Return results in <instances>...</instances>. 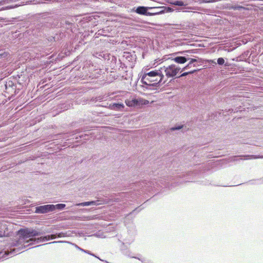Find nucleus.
<instances>
[{"label":"nucleus","instance_id":"1","mask_svg":"<svg viewBox=\"0 0 263 263\" xmlns=\"http://www.w3.org/2000/svg\"><path fill=\"white\" fill-rule=\"evenodd\" d=\"M46 232L44 231H39L33 229H21L18 231L19 238L17 240H12L8 245V248L5 252L7 256L15 255L20 253V251L25 249L29 245L44 242L50 240L54 239L55 237L54 235L50 234L46 236H41L37 238H32L26 240L27 238L42 236Z\"/></svg>","mask_w":263,"mask_h":263},{"label":"nucleus","instance_id":"2","mask_svg":"<svg viewBox=\"0 0 263 263\" xmlns=\"http://www.w3.org/2000/svg\"><path fill=\"white\" fill-rule=\"evenodd\" d=\"M164 78L161 69L155 70L145 73L142 77L141 82L142 87L147 89H153V87H158L162 83Z\"/></svg>","mask_w":263,"mask_h":263},{"label":"nucleus","instance_id":"3","mask_svg":"<svg viewBox=\"0 0 263 263\" xmlns=\"http://www.w3.org/2000/svg\"><path fill=\"white\" fill-rule=\"evenodd\" d=\"M161 71H164L167 78L175 77L180 70V68L175 64H171L168 66H163L161 68Z\"/></svg>","mask_w":263,"mask_h":263},{"label":"nucleus","instance_id":"4","mask_svg":"<svg viewBox=\"0 0 263 263\" xmlns=\"http://www.w3.org/2000/svg\"><path fill=\"white\" fill-rule=\"evenodd\" d=\"M60 27L62 30L73 32L76 30V25L72 19L62 20L60 22Z\"/></svg>","mask_w":263,"mask_h":263},{"label":"nucleus","instance_id":"5","mask_svg":"<svg viewBox=\"0 0 263 263\" xmlns=\"http://www.w3.org/2000/svg\"><path fill=\"white\" fill-rule=\"evenodd\" d=\"M148 103V101L141 98H132L125 101L126 105L129 107H135L143 104L146 105Z\"/></svg>","mask_w":263,"mask_h":263},{"label":"nucleus","instance_id":"6","mask_svg":"<svg viewBox=\"0 0 263 263\" xmlns=\"http://www.w3.org/2000/svg\"><path fill=\"white\" fill-rule=\"evenodd\" d=\"M41 24V25H39V27L36 28V30H34L35 32L33 33V35H35L36 36H41L42 33L45 34L46 32L48 30V28L51 26L50 23H49L48 22H45L44 23Z\"/></svg>","mask_w":263,"mask_h":263},{"label":"nucleus","instance_id":"7","mask_svg":"<svg viewBox=\"0 0 263 263\" xmlns=\"http://www.w3.org/2000/svg\"><path fill=\"white\" fill-rule=\"evenodd\" d=\"M6 92L11 95H15L17 93L16 84L12 80H8L6 82L5 84Z\"/></svg>","mask_w":263,"mask_h":263},{"label":"nucleus","instance_id":"8","mask_svg":"<svg viewBox=\"0 0 263 263\" xmlns=\"http://www.w3.org/2000/svg\"><path fill=\"white\" fill-rule=\"evenodd\" d=\"M148 9V7L140 6L138 7H134L131 10V12H136L141 15L149 16V13Z\"/></svg>","mask_w":263,"mask_h":263},{"label":"nucleus","instance_id":"9","mask_svg":"<svg viewBox=\"0 0 263 263\" xmlns=\"http://www.w3.org/2000/svg\"><path fill=\"white\" fill-rule=\"evenodd\" d=\"M123 57L129 63L128 66L132 68H133L136 60V54H132L129 52H124Z\"/></svg>","mask_w":263,"mask_h":263},{"label":"nucleus","instance_id":"10","mask_svg":"<svg viewBox=\"0 0 263 263\" xmlns=\"http://www.w3.org/2000/svg\"><path fill=\"white\" fill-rule=\"evenodd\" d=\"M51 204H46L40 205L35 208V213L37 214H45L48 212H53Z\"/></svg>","mask_w":263,"mask_h":263},{"label":"nucleus","instance_id":"11","mask_svg":"<svg viewBox=\"0 0 263 263\" xmlns=\"http://www.w3.org/2000/svg\"><path fill=\"white\" fill-rule=\"evenodd\" d=\"M120 250L123 254L130 258H134L139 259L144 263H147L146 262V259L144 258H141L136 256H133L131 255V252L128 249L126 246L124 245V243H122V246L120 247Z\"/></svg>","mask_w":263,"mask_h":263},{"label":"nucleus","instance_id":"12","mask_svg":"<svg viewBox=\"0 0 263 263\" xmlns=\"http://www.w3.org/2000/svg\"><path fill=\"white\" fill-rule=\"evenodd\" d=\"M149 16H154L164 13L163 7H148Z\"/></svg>","mask_w":263,"mask_h":263},{"label":"nucleus","instance_id":"13","mask_svg":"<svg viewBox=\"0 0 263 263\" xmlns=\"http://www.w3.org/2000/svg\"><path fill=\"white\" fill-rule=\"evenodd\" d=\"M222 8L223 9H228L229 10L233 9L234 10H242L246 9V8L244 7H243L242 6L238 5H232V4H227V3L222 4Z\"/></svg>","mask_w":263,"mask_h":263},{"label":"nucleus","instance_id":"14","mask_svg":"<svg viewBox=\"0 0 263 263\" xmlns=\"http://www.w3.org/2000/svg\"><path fill=\"white\" fill-rule=\"evenodd\" d=\"M124 107V104L122 103H113L109 104L108 108L116 111H121Z\"/></svg>","mask_w":263,"mask_h":263},{"label":"nucleus","instance_id":"15","mask_svg":"<svg viewBox=\"0 0 263 263\" xmlns=\"http://www.w3.org/2000/svg\"><path fill=\"white\" fill-rule=\"evenodd\" d=\"M238 156H235L234 157V160H238ZM239 157H243V159L248 160V159H258V158H261L263 159V155H241Z\"/></svg>","mask_w":263,"mask_h":263},{"label":"nucleus","instance_id":"16","mask_svg":"<svg viewBox=\"0 0 263 263\" xmlns=\"http://www.w3.org/2000/svg\"><path fill=\"white\" fill-rule=\"evenodd\" d=\"M172 60L177 63L184 64L189 60V58H187L184 56H176L172 58Z\"/></svg>","mask_w":263,"mask_h":263},{"label":"nucleus","instance_id":"17","mask_svg":"<svg viewBox=\"0 0 263 263\" xmlns=\"http://www.w3.org/2000/svg\"><path fill=\"white\" fill-rule=\"evenodd\" d=\"M93 57L101 59H104L105 60L107 59V58L109 57L107 53H105L103 52H95L93 54Z\"/></svg>","mask_w":263,"mask_h":263},{"label":"nucleus","instance_id":"18","mask_svg":"<svg viewBox=\"0 0 263 263\" xmlns=\"http://www.w3.org/2000/svg\"><path fill=\"white\" fill-rule=\"evenodd\" d=\"M64 35L63 33L60 32L56 34L54 36L49 37L48 40L50 41H53L54 42L58 41L61 40Z\"/></svg>","mask_w":263,"mask_h":263},{"label":"nucleus","instance_id":"19","mask_svg":"<svg viewBox=\"0 0 263 263\" xmlns=\"http://www.w3.org/2000/svg\"><path fill=\"white\" fill-rule=\"evenodd\" d=\"M10 57V54L8 51H6L5 50H0V59L2 60H6L8 59Z\"/></svg>","mask_w":263,"mask_h":263},{"label":"nucleus","instance_id":"20","mask_svg":"<svg viewBox=\"0 0 263 263\" xmlns=\"http://www.w3.org/2000/svg\"><path fill=\"white\" fill-rule=\"evenodd\" d=\"M52 206H54L52 208L53 211H55V210H62L64 209L66 207V204L64 203H58L57 204H51Z\"/></svg>","mask_w":263,"mask_h":263},{"label":"nucleus","instance_id":"21","mask_svg":"<svg viewBox=\"0 0 263 263\" xmlns=\"http://www.w3.org/2000/svg\"><path fill=\"white\" fill-rule=\"evenodd\" d=\"M159 80V77H153L151 78H145V81L147 82V84H152V83L157 82Z\"/></svg>","mask_w":263,"mask_h":263},{"label":"nucleus","instance_id":"22","mask_svg":"<svg viewBox=\"0 0 263 263\" xmlns=\"http://www.w3.org/2000/svg\"><path fill=\"white\" fill-rule=\"evenodd\" d=\"M172 4L174 6H184L186 5H187V3L186 2H184L182 1H174L172 2Z\"/></svg>","mask_w":263,"mask_h":263},{"label":"nucleus","instance_id":"23","mask_svg":"<svg viewBox=\"0 0 263 263\" xmlns=\"http://www.w3.org/2000/svg\"><path fill=\"white\" fill-rule=\"evenodd\" d=\"M198 70H196V69H194V70H191V71H188V72H184L183 73H182L180 76L179 77H185L188 74H193L194 73H195V72L197 71Z\"/></svg>","mask_w":263,"mask_h":263},{"label":"nucleus","instance_id":"24","mask_svg":"<svg viewBox=\"0 0 263 263\" xmlns=\"http://www.w3.org/2000/svg\"><path fill=\"white\" fill-rule=\"evenodd\" d=\"M183 127V125H175L170 128L171 131H175L177 130H180L181 128H182Z\"/></svg>","mask_w":263,"mask_h":263},{"label":"nucleus","instance_id":"25","mask_svg":"<svg viewBox=\"0 0 263 263\" xmlns=\"http://www.w3.org/2000/svg\"><path fill=\"white\" fill-rule=\"evenodd\" d=\"M77 205L79 206H89V205H91V204H90V201H86V202H81V203L77 204Z\"/></svg>","mask_w":263,"mask_h":263},{"label":"nucleus","instance_id":"26","mask_svg":"<svg viewBox=\"0 0 263 263\" xmlns=\"http://www.w3.org/2000/svg\"><path fill=\"white\" fill-rule=\"evenodd\" d=\"M52 235H54V236L55 237V238L65 236V234L63 232L57 233L55 234H52Z\"/></svg>","mask_w":263,"mask_h":263},{"label":"nucleus","instance_id":"27","mask_svg":"<svg viewBox=\"0 0 263 263\" xmlns=\"http://www.w3.org/2000/svg\"><path fill=\"white\" fill-rule=\"evenodd\" d=\"M217 63L219 65H222L224 63V60L223 58H219L217 59Z\"/></svg>","mask_w":263,"mask_h":263},{"label":"nucleus","instance_id":"28","mask_svg":"<svg viewBox=\"0 0 263 263\" xmlns=\"http://www.w3.org/2000/svg\"><path fill=\"white\" fill-rule=\"evenodd\" d=\"M17 7V5H9V6L3 7L2 9L3 10L10 9L16 8Z\"/></svg>","mask_w":263,"mask_h":263},{"label":"nucleus","instance_id":"29","mask_svg":"<svg viewBox=\"0 0 263 263\" xmlns=\"http://www.w3.org/2000/svg\"><path fill=\"white\" fill-rule=\"evenodd\" d=\"M141 210H142V209L141 208H139V207L137 208H136L132 212H130L127 216L132 215V214H134L135 213H136L137 214V213H139Z\"/></svg>","mask_w":263,"mask_h":263},{"label":"nucleus","instance_id":"30","mask_svg":"<svg viewBox=\"0 0 263 263\" xmlns=\"http://www.w3.org/2000/svg\"><path fill=\"white\" fill-rule=\"evenodd\" d=\"M189 60H190L189 62L191 63L193 65V66H194V67L196 66V65L195 64V63H197V60L196 59H189Z\"/></svg>","mask_w":263,"mask_h":263},{"label":"nucleus","instance_id":"31","mask_svg":"<svg viewBox=\"0 0 263 263\" xmlns=\"http://www.w3.org/2000/svg\"><path fill=\"white\" fill-rule=\"evenodd\" d=\"M72 245H73L76 249H77L78 250L82 251V252H84V249L80 248V247H79L77 245H76V243H70Z\"/></svg>","mask_w":263,"mask_h":263},{"label":"nucleus","instance_id":"32","mask_svg":"<svg viewBox=\"0 0 263 263\" xmlns=\"http://www.w3.org/2000/svg\"><path fill=\"white\" fill-rule=\"evenodd\" d=\"M193 66L191 63H189L182 70H185L191 68Z\"/></svg>","mask_w":263,"mask_h":263},{"label":"nucleus","instance_id":"33","mask_svg":"<svg viewBox=\"0 0 263 263\" xmlns=\"http://www.w3.org/2000/svg\"><path fill=\"white\" fill-rule=\"evenodd\" d=\"M99 201L98 200H96V201H90V204L91 205H99L100 203L98 202Z\"/></svg>","mask_w":263,"mask_h":263},{"label":"nucleus","instance_id":"34","mask_svg":"<svg viewBox=\"0 0 263 263\" xmlns=\"http://www.w3.org/2000/svg\"><path fill=\"white\" fill-rule=\"evenodd\" d=\"M207 62L210 64H212L213 65H215L217 64L215 62V60H208Z\"/></svg>","mask_w":263,"mask_h":263},{"label":"nucleus","instance_id":"35","mask_svg":"<svg viewBox=\"0 0 263 263\" xmlns=\"http://www.w3.org/2000/svg\"><path fill=\"white\" fill-rule=\"evenodd\" d=\"M64 242L65 241H52L51 242L45 243L43 245H47L51 244V243H61V242Z\"/></svg>","mask_w":263,"mask_h":263},{"label":"nucleus","instance_id":"36","mask_svg":"<svg viewBox=\"0 0 263 263\" xmlns=\"http://www.w3.org/2000/svg\"><path fill=\"white\" fill-rule=\"evenodd\" d=\"M99 106L108 108L109 104H108V103H102L101 104L99 105Z\"/></svg>","mask_w":263,"mask_h":263},{"label":"nucleus","instance_id":"37","mask_svg":"<svg viewBox=\"0 0 263 263\" xmlns=\"http://www.w3.org/2000/svg\"><path fill=\"white\" fill-rule=\"evenodd\" d=\"M127 67V65H126V64L125 63H121V66H120V67L123 68H126Z\"/></svg>","mask_w":263,"mask_h":263},{"label":"nucleus","instance_id":"38","mask_svg":"<svg viewBox=\"0 0 263 263\" xmlns=\"http://www.w3.org/2000/svg\"><path fill=\"white\" fill-rule=\"evenodd\" d=\"M83 252H84L85 253H87V254H89L90 255H91V254L92 253L90 251H88V250H84V251Z\"/></svg>","mask_w":263,"mask_h":263},{"label":"nucleus","instance_id":"39","mask_svg":"<svg viewBox=\"0 0 263 263\" xmlns=\"http://www.w3.org/2000/svg\"><path fill=\"white\" fill-rule=\"evenodd\" d=\"M91 255L98 258L99 260H100L101 261H103V260L100 259L99 257L97 256L95 254H93L92 253H91Z\"/></svg>","mask_w":263,"mask_h":263},{"label":"nucleus","instance_id":"40","mask_svg":"<svg viewBox=\"0 0 263 263\" xmlns=\"http://www.w3.org/2000/svg\"><path fill=\"white\" fill-rule=\"evenodd\" d=\"M5 235V232L2 231H0V237H3Z\"/></svg>","mask_w":263,"mask_h":263},{"label":"nucleus","instance_id":"41","mask_svg":"<svg viewBox=\"0 0 263 263\" xmlns=\"http://www.w3.org/2000/svg\"><path fill=\"white\" fill-rule=\"evenodd\" d=\"M101 100V97H99L98 98V100Z\"/></svg>","mask_w":263,"mask_h":263},{"label":"nucleus","instance_id":"42","mask_svg":"<svg viewBox=\"0 0 263 263\" xmlns=\"http://www.w3.org/2000/svg\"><path fill=\"white\" fill-rule=\"evenodd\" d=\"M166 82V80L164 81L163 82H162V84H164Z\"/></svg>","mask_w":263,"mask_h":263},{"label":"nucleus","instance_id":"43","mask_svg":"<svg viewBox=\"0 0 263 263\" xmlns=\"http://www.w3.org/2000/svg\"><path fill=\"white\" fill-rule=\"evenodd\" d=\"M42 246V245H37V246H36L35 247H40V246Z\"/></svg>","mask_w":263,"mask_h":263},{"label":"nucleus","instance_id":"44","mask_svg":"<svg viewBox=\"0 0 263 263\" xmlns=\"http://www.w3.org/2000/svg\"><path fill=\"white\" fill-rule=\"evenodd\" d=\"M80 137V138H82V137H83V135H81Z\"/></svg>","mask_w":263,"mask_h":263}]
</instances>
